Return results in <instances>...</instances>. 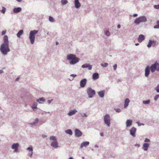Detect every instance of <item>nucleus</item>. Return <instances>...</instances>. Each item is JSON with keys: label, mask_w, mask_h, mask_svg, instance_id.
Listing matches in <instances>:
<instances>
[{"label": "nucleus", "mask_w": 159, "mask_h": 159, "mask_svg": "<svg viewBox=\"0 0 159 159\" xmlns=\"http://www.w3.org/2000/svg\"><path fill=\"white\" fill-rule=\"evenodd\" d=\"M66 59L70 61L69 63L70 65H74L79 61V59L76 57V56L73 54H68L67 56Z\"/></svg>", "instance_id": "nucleus-1"}, {"label": "nucleus", "mask_w": 159, "mask_h": 159, "mask_svg": "<svg viewBox=\"0 0 159 159\" xmlns=\"http://www.w3.org/2000/svg\"><path fill=\"white\" fill-rule=\"evenodd\" d=\"M10 51L9 44L6 45L2 43L1 44L0 47V51L3 55H7Z\"/></svg>", "instance_id": "nucleus-2"}, {"label": "nucleus", "mask_w": 159, "mask_h": 159, "mask_svg": "<svg viewBox=\"0 0 159 159\" xmlns=\"http://www.w3.org/2000/svg\"><path fill=\"white\" fill-rule=\"evenodd\" d=\"M38 32V30H31L30 32L29 38L31 44H33L34 43L35 38V36Z\"/></svg>", "instance_id": "nucleus-3"}, {"label": "nucleus", "mask_w": 159, "mask_h": 159, "mask_svg": "<svg viewBox=\"0 0 159 159\" xmlns=\"http://www.w3.org/2000/svg\"><path fill=\"white\" fill-rule=\"evenodd\" d=\"M150 70L152 73L154 72L156 70L157 71H159V63L157 61L152 64L150 67Z\"/></svg>", "instance_id": "nucleus-4"}, {"label": "nucleus", "mask_w": 159, "mask_h": 159, "mask_svg": "<svg viewBox=\"0 0 159 159\" xmlns=\"http://www.w3.org/2000/svg\"><path fill=\"white\" fill-rule=\"evenodd\" d=\"M147 21L146 17L145 16H142L137 18L134 21V23L136 25H139L140 23L145 22Z\"/></svg>", "instance_id": "nucleus-5"}, {"label": "nucleus", "mask_w": 159, "mask_h": 159, "mask_svg": "<svg viewBox=\"0 0 159 159\" xmlns=\"http://www.w3.org/2000/svg\"><path fill=\"white\" fill-rule=\"evenodd\" d=\"M86 92L89 98H92L96 94L95 90L93 89L91 87H88L87 89Z\"/></svg>", "instance_id": "nucleus-6"}, {"label": "nucleus", "mask_w": 159, "mask_h": 159, "mask_svg": "<svg viewBox=\"0 0 159 159\" xmlns=\"http://www.w3.org/2000/svg\"><path fill=\"white\" fill-rule=\"evenodd\" d=\"M104 123L108 127L110 126L111 119L109 114H107L104 117Z\"/></svg>", "instance_id": "nucleus-7"}, {"label": "nucleus", "mask_w": 159, "mask_h": 159, "mask_svg": "<svg viewBox=\"0 0 159 159\" xmlns=\"http://www.w3.org/2000/svg\"><path fill=\"white\" fill-rule=\"evenodd\" d=\"M136 130V128L134 127H133L130 130V134L134 137H135V133Z\"/></svg>", "instance_id": "nucleus-8"}, {"label": "nucleus", "mask_w": 159, "mask_h": 159, "mask_svg": "<svg viewBox=\"0 0 159 159\" xmlns=\"http://www.w3.org/2000/svg\"><path fill=\"white\" fill-rule=\"evenodd\" d=\"M75 136L77 137H79L82 135V132L78 129H76L75 130Z\"/></svg>", "instance_id": "nucleus-9"}, {"label": "nucleus", "mask_w": 159, "mask_h": 159, "mask_svg": "<svg viewBox=\"0 0 159 159\" xmlns=\"http://www.w3.org/2000/svg\"><path fill=\"white\" fill-rule=\"evenodd\" d=\"M87 80L84 78L81 80L80 82V86L81 88H84L85 86L87 83Z\"/></svg>", "instance_id": "nucleus-10"}, {"label": "nucleus", "mask_w": 159, "mask_h": 159, "mask_svg": "<svg viewBox=\"0 0 159 159\" xmlns=\"http://www.w3.org/2000/svg\"><path fill=\"white\" fill-rule=\"evenodd\" d=\"M19 146V144L18 143H14L12 145L11 148L13 149H14V152H16L18 151V148Z\"/></svg>", "instance_id": "nucleus-11"}, {"label": "nucleus", "mask_w": 159, "mask_h": 159, "mask_svg": "<svg viewBox=\"0 0 159 159\" xmlns=\"http://www.w3.org/2000/svg\"><path fill=\"white\" fill-rule=\"evenodd\" d=\"M51 146L54 148H56L58 147V143L57 142V141L55 140L53 141L52 142L51 144Z\"/></svg>", "instance_id": "nucleus-12"}, {"label": "nucleus", "mask_w": 159, "mask_h": 159, "mask_svg": "<svg viewBox=\"0 0 159 159\" xmlns=\"http://www.w3.org/2000/svg\"><path fill=\"white\" fill-rule=\"evenodd\" d=\"M150 69L149 66H146L145 69V75L146 77H148L150 73Z\"/></svg>", "instance_id": "nucleus-13"}, {"label": "nucleus", "mask_w": 159, "mask_h": 159, "mask_svg": "<svg viewBox=\"0 0 159 159\" xmlns=\"http://www.w3.org/2000/svg\"><path fill=\"white\" fill-rule=\"evenodd\" d=\"M81 67L83 68H88L90 70L92 69V66L89 64H84Z\"/></svg>", "instance_id": "nucleus-14"}, {"label": "nucleus", "mask_w": 159, "mask_h": 159, "mask_svg": "<svg viewBox=\"0 0 159 159\" xmlns=\"http://www.w3.org/2000/svg\"><path fill=\"white\" fill-rule=\"evenodd\" d=\"M145 36L143 34H140L139 35L138 38V40L139 42L141 43L145 39Z\"/></svg>", "instance_id": "nucleus-15"}, {"label": "nucleus", "mask_w": 159, "mask_h": 159, "mask_svg": "<svg viewBox=\"0 0 159 159\" xmlns=\"http://www.w3.org/2000/svg\"><path fill=\"white\" fill-rule=\"evenodd\" d=\"M132 122V120H127L125 123L126 127L127 128L129 127L131 125Z\"/></svg>", "instance_id": "nucleus-16"}, {"label": "nucleus", "mask_w": 159, "mask_h": 159, "mask_svg": "<svg viewBox=\"0 0 159 159\" xmlns=\"http://www.w3.org/2000/svg\"><path fill=\"white\" fill-rule=\"evenodd\" d=\"M150 146V144L148 143H145L143 145V148L145 151L148 150Z\"/></svg>", "instance_id": "nucleus-17"}, {"label": "nucleus", "mask_w": 159, "mask_h": 159, "mask_svg": "<svg viewBox=\"0 0 159 159\" xmlns=\"http://www.w3.org/2000/svg\"><path fill=\"white\" fill-rule=\"evenodd\" d=\"M74 4L75 7L76 8H78L81 6V4L79 0H75Z\"/></svg>", "instance_id": "nucleus-18"}, {"label": "nucleus", "mask_w": 159, "mask_h": 159, "mask_svg": "<svg viewBox=\"0 0 159 159\" xmlns=\"http://www.w3.org/2000/svg\"><path fill=\"white\" fill-rule=\"evenodd\" d=\"M89 144V143L88 141H85L82 143L80 145V148H82L83 147H86Z\"/></svg>", "instance_id": "nucleus-19"}, {"label": "nucleus", "mask_w": 159, "mask_h": 159, "mask_svg": "<svg viewBox=\"0 0 159 159\" xmlns=\"http://www.w3.org/2000/svg\"><path fill=\"white\" fill-rule=\"evenodd\" d=\"M22 10V9L20 7H17L14 8L13 9V12L15 13H17L20 12Z\"/></svg>", "instance_id": "nucleus-20"}, {"label": "nucleus", "mask_w": 159, "mask_h": 159, "mask_svg": "<svg viewBox=\"0 0 159 159\" xmlns=\"http://www.w3.org/2000/svg\"><path fill=\"white\" fill-rule=\"evenodd\" d=\"M4 43L2 44H9V41L8 40V37L7 35H5L3 38Z\"/></svg>", "instance_id": "nucleus-21"}, {"label": "nucleus", "mask_w": 159, "mask_h": 159, "mask_svg": "<svg viewBox=\"0 0 159 159\" xmlns=\"http://www.w3.org/2000/svg\"><path fill=\"white\" fill-rule=\"evenodd\" d=\"M93 79L94 80H96L99 78V75L98 73H95L92 75Z\"/></svg>", "instance_id": "nucleus-22"}, {"label": "nucleus", "mask_w": 159, "mask_h": 159, "mask_svg": "<svg viewBox=\"0 0 159 159\" xmlns=\"http://www.w3.org/2000/svg\"><path fill=\"white\" fill-rule=\"evenodd\" d=\"M105 92V90H102L101 91L98 92V93L100 97L102 98L104 97Z\"/></svg>", "instance_id": "nucleus-23"}, {"label": "nucleus", "mask_w": 159, "mask_h": 159, "mask_svg": "<svg viewBox=\"0 0 159 159\" xmlns=\"http://www.w3.org/2000/svg\"><path fill=\"white\" fill-rule=\"evenodd\" d=\"M77 112V111L76 109L71 110L69 111L68 115L69 116H71L75 114Z\"/></svg>", "instance_id": "nucleus-24"}, {"label": "nucleus", "mask_w": 159, "mask_h": 159, "mask_svg": "<svg viewBox=\"0 0 159 159\" xmlns=\"http://www.w3.org/2000/svg\"><path fill=\"white\" fill-rule=\"evenodd\" d=\"M130 102V100L128 98H126L124 102V108H126L129 105V104Z\"/></svg>", "instance_id": "nucleus-25"}, {"label": "nucleus", "mask_w": 159, "mask_h": 159, "mask_svg": "<svg viewBox=\"0 0 159 159\" xmlns=\"http://www.w3.org/2000/svg\"><path fill=\"white\" fill-rule=\"evenodd\" d=\"M45 98H39L37 100V101L39 103H42V102H45Z\"/></svg>", "instance_id": "nucleus-26"}, {"label": "nucleus", "mask_w": 159, "mask_h": 159, "mask_svg": "<svg viewBox=\"0 0 159 159\" xmlns=\"http://www.w3.org/2000/svg\"><path fill=\"white\" fill-rule=\"evenodd\" d=\"M23 33V30H19L16 34L17 37L19 38Z\"/></svg>", "instance_id": "nucleus-27"}, {"label": "nucleus", "mask_w": 159, "mask_h": 159, "mask_svg": "<svg viewBox=\"0 0 159 159\" xmlns=\"http://www.w3.org/2000/svg\"><path fill=\"white\" fill-rule=\"evenodd\" d=\"M65 132L66 134H69L70 135H72L73 134L72 131L70 129H68L65 130Z\"/></svg>", "instance_id": "nucleus-28"}, {"label": "nucleus", "mask_w": 159, "mask_h": 159, "mask_svg": "<svg viewBox=\"0 0 159 159\" xmlns=\"http://www.w3.org/2000/svg\"><path fill=\"white\" fill-rule=\"evenodd\" d=\"M37 102H34L33 103L32 105L31 106V108L33 109L34 111H35L34 109H37Z\"/></svg>", "instance_id": "nucleus-29"}, {"label": "nucleus", "mask_w": 159, "mask_h": 159, "mask_svg": "<svg viewBox=\"0 0 159 159\" xmlns=\"http://www.w3.org/2000/svg\"><path fill=\"white\" fill-rule=\"evenodd\" d=\"M152 42H153V40H149V42L148 43V44L147 45V46L148 48H150L152 45Z\"/></svg>", "instance_id": "nucleus-30"}, {"label": "nucleus", "mask_w": 159, "mask_h": 159, "mask_svg": "<svg viewBox=\"0 0 159 159\" xmlns=\"http://www.w3.org/2000/svg\"><path fill=\"white\" fill-rule=\"evenodd\" d=\"M105 34L107 36H109L111 34L110 33L108 30H106L105 31Z\"/></svg>", "instance_id": "nucleus-31"}, {"label": "nucleus", "mask_w": 159, "mask_h": 159, "mask_svg": "<svg viewBox=\"0 0 159 159\" xmlns=\"http://www.w3.org/2000/svg\"><path fill=\"white\" fill-rule=\"evenodd\" d=\"M150 102V100H147L143 101V103L145 104H149Z\"/></svg>", "instance_id": "nucleus-32"}, {"label": "nucleus", "mask_w": 159, "mask_h": 159, "mask_svg": "<svg viewBox=\"0 0 159 159\" xmlns=\"http://www.w3.org/2000/svg\"><path fill=\"white\" fill-rule=\"evenodd\" d=\"M61 2L63 5H65L68 2V1L66 0H62Z\"/></svg>", "instance_id": "nucleus-33"}, {"label": "nucleus", "mask_w": 159, "mask_h": 159, "mask_svg": "<svg viewBox=\"0 0 159 159\" xmlns=\"http://www.w3.org/2000/svg\"><path fill=\"white\" fill-rule=\"evenodd\" d=\"M6 8L4 7H2V9L1 11V12L3 14H4L6 11Z\"/></svg>", "instance_id": "nucleus-34"}, {"label": "nucleus", "mask_w": 159, "mask_h": 159, "mask_svg": "<svg viewBox=\"0 0 159 159\" xmlns=\"http://www.w3.org/2000/svg\"><path fill=\"white\" fill-rule=\"evenodd\" d=\"M27 150L29 151H30L31 152H33V149L32 148V146H30L29 147L27 148Z\"/></svg>", "instance_id": "nucleus-35"}, {"label": "nucleus", "mask_w": 159, "mask_h": 159, "mask_svg": "<svg viewBox=\"0 0 159 159\" xmlns=\"http://www.w3.org/2000/svg\"><path fill=\"white\" fill-rule=\"evenodd\" d=\"M50 139L51 140H53V141H57V139L56 138V137L53 136H51L50 137Z\"/></svg>", "instance_id": "nucleus-36"}, {"label": "nucleus", "mask_w": 159, "mask_h": 159, "mask_svg": "<svg viewBox=\"0 0 159 159\" xmlns=\"http://www.w3.org/2000/svg\"><path fill=\"white\" fill-rule=\"evenodd\" d=\"M157 24L154 27V29L159 28V20L157 21Z\"/></svg>", "instance_id": "nucleus-37"}, {"label": "nucleus", "mask_w": 159, "mask_h": 159, "mask_svg": "<svg viewBox=\"0 0 159 159\" xmlns=\"http://www.w3.org/2000/svg\"><path fill=\"white\" fill-rule=\"evenodd\" d=\"M49 21L52 22H54V21L53 18L51 16H49Z\"/></svg>", "instance_id": "nucleus-38"}, {"label": "nucleus", "mask_w": 159, "mask_h": 159, "mask_svg": "<svg viewBox=\"0 0 159 159\" xmlns=\"http://www.w3.org/2000/svg\"><path fill=\"white\" fill-rule=\"evenodd\" d=\"M155 89L157 93H159V84L157 85V86L155 88Z\"/></svg>", "instance_id": "nucleus-39"}, {"label": "nucleus", "mask_w": 159, "mask_h": 159, "mask_svg": "<svg viewBox=\"0 0 159 159\" xmlns=\"http://www.w3.org/2000/svg\"><path fill=\"white\" fill-rule=\"evenodd\" d=\"M108 65V64L107 63H105L104 64H101V66L103 67H106Z\"/></svg>", "instance_id": "nucleus-40"}, {"label": "nucleus", "mask_w": 159, "mask_h": 159, "mask_svg": "<svg viewBox=\"0 0 159 159\" xmlns=\"http://www.w3.org/2000/svg\"><path fill=\"white\" fill-rule=\"evenodd\" d=\"M159 98V94H157L156 95L154 98V100H155V101L157 100Z\"/></svg>", "instance_id": "nucleus-41"}, {"label": "nucleus", "mask_w": 159, "mask_h": 159, "mask_svg": "<svg viewBox=\"0 0 159 159\" xmlns=\"http://www.w3.org/2000/svg\"><path fill=\"white\" fill-rule=\"evenodd\" d=\"M115 111L119 113L121 111V110L119 108L115 109Z\"/></svg>", "instance_id": "nucleus-42"}, {"label": "nucleus", "mask_w": 159, "mask_h": 159, "mask_svg": "<svg viewBox=\"0 0 159 159\" xmlns=\"http://www.w3.org/2000/svg\"><path fill=\"white\" fill-rule=\"evenodd\" d=\"M136 123L139 126H140L141 125H144V124L140 123L139 122H136Z\"/></svg>", "instance_id": "nucleus-43"}, {"label": "nucleus", "mask_w": 159, "mask_h": 159, "mask_svg": "<svg viewBox=\"0 0 159 159\" xmlns=\"http://www.w3.org/2000/svg\"><path fill=\"white\" fill-rule=\"evenodd\" d=\"M117 66V64H115L113 66V68L114 70H116Z\"/></svg>", "instance_id": "nucleus-44"}, {"label": "nucleus", "mask_w": 159, "mask_h": 159, "mask_svg": "<svg viewBox=\"0 0 159 159\" xmlns=\"http://www.w3.org/2000/svg\"><path fill=\"white\" fill-rule=\"evenodd\" d=\"M80 115L83 117H87V115L85 113H80Z\"/></svg>", "instance_id": "nucleus-45"}, {"label": "nucleus", "mask_w": 159, "mask_h": 159, "mask_svg": "<svg viewBox=\"0 0 159 159\" xmlns=\"http://www.w3.org/2000/svg\"><path fill=\"white\" fill-rule=\"evenodd\" d=\"M156 44V42L155 41L153 40V42H152V46L153 47H155Z\"/></svg>", "instance_id": "nucleus-46"}, {"label": "nucleus", "mask_w": 159, "mask_h": 159, "mask_svg": "<svg viewBox=\"0 0 159 159\" xmlns=\"http://www.w3.org/2000/svg\"><path fill=\"white\" fill-rule=\"evenodd\" d=\"M154 7L156 9H159V4L157 5H154Z\"/></svg>", "instance_id": "nucleus-47"}, {"label": "nucleus", "mask_w": 159, "mask_h": 159, "mask_svg": "<svg viewBox=\"0 0 159 159\" xmlns=\"http://www.w3.org/2000/svg\"><path fill=\"white\" fill-rule=\"evenodd\" d=\"M145 142H150V140L147 138H146L144 141Z\"/></svg>", "instance_id": "nucleus-48"}, {"label": "nucleus", "mask_w": 159, "mask_h": 159, "mask_svg": "<svg viewBox=\"0 0 159 159\" xmlns=\"http://www.w3.org/2000/svg\"><path fill=\"white\" fill-rule=\"evenodd\" d=\"M38 121H39V119L38 118H37L35 119V120L34 121V123L35 124H36L38 123Z\"/></svg>", "instance_id": "nucleus-49"}, {"label": "nucleus", "mask_w": 159, "mask_h": 159, "mask_svg": "<svg viewBox=\"0 0 159 159\" xmlns=\"http://www.w3.org/2000/svg\"><path fill=\"white\" fill-rule=\"evenodd\" d=\"M53 101V99H52L50 100H48V104H50V103H51V102L52 101Z\"/></svg>", "instance_id": "nucleus-50"}, {"label": "nucleus", "mask_w": 159, "mask_h": 159, "mask_svg": "<svg viewBox=\"0 0 159 159\" xmlns=\"http://www.w3.org/2000/svg\"><path fill=\"white\" fill-rule=\"evenodd\" d=\"M6 33V31H3L2 32V35H4Z\"/></svg>", "instance_id": "nucleus-51"}, {"label": "nucleus", "mask_w": 159, "mask_h": 159, "mask_svg": "<svg viewBox=\"0 0 159 159\" xmlns=\"http://www.w3.org/2000/svg\"><path fill=\"white\" fill-rule=\"evenodd\" d=\"M71 76H72V77H73V78H75V77H76V76H77V75H75V74H71L70 75Z\"/></svg>", "instance_id": "nucleus-52"}, {"label": "nucleus", "mask_w": 159, "mask_h": 159, "mask_svg": "<svg viewBox=\"0 0 159 159\" xmlns=\"http://www.w3.org/2000/svg\"><path fill=\"white\" fill-rule=\"evenodd\" d=\"M29 124L30 125H35V124L34 123V122H33L32 123H30Z\"/></svg>", "instance_id": "nucleus-53"}, {"label": "nucleus", "mask_w": 159, "mask_h": 159, "mask_svg": "<svg viewBox=\"0 0 159 159\" xmlns=\"http://www.w3.org/2000/svg\"><path fill=\"white\" fill-rule=\"evenodd\" d=\"M137 16H138V14H134L133 15V16L134 17H136Z\"/></svg>", "instance_id": "nucleus-54"}, {"label": "nucleus", "mask_w": 159, "mask_h": 159, "mask_svg": "<svg viewBox=\"0 0 159 159\" xmlns=\"http://www.w3.org/2000/svg\"><path fill=\"white\" fill-rule=\"evenodd\" d=\"M32 155H33V152H31V153L30 154H29V156L30 157H32Z\"/></svg>", "instance_id": "nucleus-55"}, {"label": "nucleus", "mask_w": 159, "mask_h": 159, "mask_svg": "<svg viewBox=\"0 0 159 159\" xmlns=\"http://www.w3.org/2000/svg\"><path fill=\"white\" fill-rule=\"evenodd\" d=\"M42 136L43 138H45L47 137V136L46 135H44V134H42Z\"/></svg>", "instance_id": "nucleus-56"}, {"label": "nucleus", "mask_w": 159, "mask_h": 159, "mask_svg": "<svg viewBox=\"0 0 159 159\" xmlns=\"http://www.w3.org/2000/svg\"><path fill=\"white\" fill-rule=\"evenodd\" d=\"M100 135L101 136H103V133L102 132L101 133H100Z\"/></svg>", "instance_id": "nucleus-57"}, {"label": "nucleus", "mask_w": 159, "mask_h": 159, "mask_svg": "<svg viewBox=\"0 0 159 159\" xmlns=\"http://www.w3.org/2000/svg\"><path fill=\"white\" fill-rule=\"evenodd\" d=\"M117 27L118 28L120 29V24H119L118 25Z\"/></svg>", "instance_id": "nucleus-58"}, {"label": "nucleus", "mask_w": 159, "mask_h": 159, "mask_svg": "<svg viewBox=\"0 0 159 159\" xmlns=\"http://www.w3.org/2000/svg\"><path fill=\"white\" fill-rule=\"evenodd\" d=\"M135 146H138V147H140V145L139 144H136L135 145Z\"/></svg>", "instance_id": "nucleus-59"}, {"label": "nucleus", "mask_w": 159, "mask_h": 159, "mask_svg": "<svg viewBox=\"0 0 159 159\" xmlns=\"http://www.w3.org/2000/svg\"><path fill=\"white\" fill-rule=\"evenodd\" d=\"M3 72V71L2 70H0V74L2 73Z\"/></svg>", "instance_id": "nucleus-60"}, {"label": "nucleus", "mask_w": 159, "mask_h": 159, "mask_svg": "<svg viewBox=\"0 0 159 159\" xmlns=\"http://www.w3.org/2000/svg\"><path fill=\"white\" fill-rule=\"evenodd\" d=\"M18 2H21L22 0H16Z\"/></svg>", "instance_id": "nucleus-61"}, {"label": "nucleus", "mask_w": 159, "mask_h": 159, "mask_svg": "<svg viewBox=\"0 0 159 159\" xmlns=\"http://www.w3.org/2000/svg\"><path fill=\"white\" fill-rule=\"evenodd\" d=\"M139 45V43H136L135 44V45L136 46H138Z\"/></svg>", "instance_id": "nucleus-62"}, {"label": "nucleus", "mask_w": 159, "mask_h": 159, "mask_svg": "<svg viewBox=\"0 0 159 159\" xmlns=\"http://www.w3.org/2000/svg\"><path fill=\"white\" fill-rule=\"evenodd\" d=\"M95 148H98V145H95Z\"/></svg>", "instance_id": "nucleus-63"}, {"label": "nucleus", "mask_w": 159, "mask_h": 159, "mask_svg": "<svg viewBox=\"0 0 159 159\" xmlns=\"http://www.w3.org/2000/svg\"><path fill=\"white\" fill-rule=\"evenodd\" d=\"M19 79V78H17L16 79V81H17Z\"/></svg>", "instance_id": "nucleus-64"}]
</instances>
